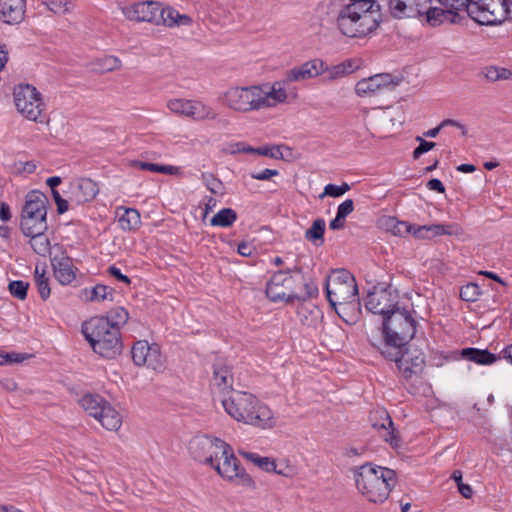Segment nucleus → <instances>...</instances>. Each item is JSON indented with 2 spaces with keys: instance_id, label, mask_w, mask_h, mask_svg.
Here are the masks:
<instances>
[{
  "instance_id": "1",
  "label": "nucleus",
  "mask_w": 512,
  "mask_h": 512,
  "mask_svg": "<svg viewBox=\"0 0 512 512\" xmlns=\"http://www.w3.org/2000/svg\"><path fill=\"white\" fill-rule=\"evenodd\" d=\"M287 97L283 84L274 82L268 90L259 85L229 87L220 95L219 101L229 110L249 113L275 107L286 102Z\"/></svg>"
},
{
  "instance_id": "2",
  "label": "nucleus",
  "mask_w": 512,
  "mask_h": 512,
  "mask_svg": "<svg viewBox=\"0 0 512 512\" xmlns=\"http://www.w3.org/2000/svg\"><path fill=\"white\" fill-rule=\"evenodd\" d=\"M357 491L368 502L383 504L396 484L392 469L366 463L351 469Z\"/></svg>"
},
{
  "instance_id": "3",
  "label": "nucleus",
  "mask_w": 512,
  "mask_h": 512,
  "mask_svg": "<svg viewBox=\"0 0 512 512\" xmlns=\"http://www.w3.org/2000/svg\"><path fill=\"white\" fill-rule=\"evenodd\" d=\"M221 403L226 413L238 422L263 429L273 426L270 408L251 393L233 391Z\"/></svg>"
},
{
  "instance_id": "4",
  "label": "nucleus",
  "mask_w": 512,
  "mask_h": 512,
  "mask_svg": "<svg viewBox=\"0 0 512 512\" xmlns=\"http://www.w3.org/2000/svg\"><path fill=\"white\" fill-rule=\"evenodd\" d=\"M383 339L373 341L372 346L382 356H395L399 347H405L416 333V321L406 310L392 311L383 320Z\"/></svg>"
},
{
  "instance_id": "5",
  "label": "nucleus",
  "mask_w": 512,
  "mask_h": 512,
  "mask_svg": "<svg viewBox=\"0 0 512 512\" xmlns=\"http://www.w3.org/2000/svg\"><path fill=\"white\" fill-rule=\"evenodd\" d=\"M82 333L95 353L114 358L122 351L120 333L103 317H94L82 325Z\"/></svg>"
},
{
  "instance_id": "6",
  "label": "nucleus",
  "mask_w": 512,
  "mask_h": 512,
  "mask_svg": "<svg viewBox=\"0 0 512 512\" xmlns=\"http://www.w3.org/2000/svg\"><path fill=\"white\" fill-rule=\"evenodd\" d=\"M336 24L344 36L362 38L372 33L379 23L373 11L349 4L337 12Z\"/></svg>"
},
{
  "instance_id": "7",
  "label": "nucleus",
  "mask_w": 512,
  "mask_h": 512,
  "mask_svg": "<svg viewBox=\"0 0 512 512\" xmlns=\"http://www.w3.org/2000/svg\"><path fill=\"white\" fill-rule=\"evenodd\" d=\"M47 203L46 196L41 192L31 191L26 195L20 221L23 233L47 230Z\"/></svg>"
},
{
  "instance_id": "8",
  "label": "nucleus",
  "mask_w": 512,
  "mask_h": 512,
  "mask_svg": "<svg viewBox=\"0 0 512 512\" xmlns=\"http://www.w3.org/2000/svg\"><path fill=\"white\" fill-rule=\"evenodd\" d=\"M467 14L481 25L499 24L512 20V0H471Z\"/></svg>"
},
{
  "instance_id": "9",
  "label": "nucleus",
  "mask_w": 512,
  "mask_h": 512,
  "mask_svg": "<svg viewBox=\"0 0 512 512\" xmlns=\"http://www.w3.org/2000/svg\"><path fill=\"white\" fill-rule=\"evenodd\" d=\"M13 95L15 107L24 118L36 123L45 122V103L34 86L19 84L15 86Z\"/></svg>"
},
{
  "instance_id": "10",
  "label": "nucleus",
  "mask_w": 512,
  "mask_h": 512,
  "mask_svg": "<svg viewBox=\"0 0 512 512\" xmlns=\"http://www.w3.org/2000/svg\"><path fill=\"white\" fill-rule=\"evenodd\" d=\"M79 404L89 416L95 418L106 430L118 431L120 429L122 416L102 396L85 394L80 398Z\"/></svg>"
},
{
  "instance_id": "11",
  "label": "nucleus",
  "mask_w": 512,
  "mask_h": 512,
  "mask_svg": "<svg viewBox=\"0 0 512 512\" xmlns=\"http://www.w3.org/2000/svg\"><path fill=\"white\" fill-rule=\"evenodd\" d=\"M326 293L332 306L353 302L358 294V287L353 275L340 269L332 273L326 282Z\"/></svg>"
},
{
  "instance_id": "12",
  "label": "nucleus",
  "mask_w": 512,
  "mask_h": 512,
  "mask_svg": "<svg viewBox=\"0 0 512 512\" xmlns=\"http://www.w3.org/2000/svg\"><path fill=\"white\" fill-rule=\"evenodd\" d=\"M225 452V454L219 455V459L211 467L227 481L246 488H255L254 480L240 467V462L229 445Z\"/></svg>"
},
{
  "instance_id": "13",
  "label": "nucleus",
  "mask_w": 512,
  "mask_h": 512,
  "mask_svg": "<svg viewBox=\"0 0 512 512\" xmlns=\"http://www.w3.org/2000/svg\"><path fill=\"white\" fill-rule=\"evenodd\" d=\"M227 448L228 444L225 441L209 435L196 436L189 445L194 459L209 466L214 465V462L219 459V455L226 453L225 449Z\"/></svg>"
},
{
  "instance_id": "14",
  "label": "nucleus",
  "mask_w": 512,
  "mask_h": 512,
  "mask_svg": "<svg viewBox=\"0 0 512 512\" xmlns=\"http://www.w3.org/2000/svg\"><path fill=\"white\" fill-rule=\"evenodd\" d=\"M385 359L394 361L402 377L410 380L414 376H419L425 366V357L423 352L413 346L399 347V353L395 356H383Z\"/></svg>"
},
{
  "instance_id": "15",
  "label": "nucleus",
  "mask_w": 512,
  "mask_h": 512,
  "mask_svg": "<svg viewBox=\"0 0 512 512\" xmlns=\"http://www.w3.org/2000/svg\"><path fill=\"white\" fill-rule=\"evenodd\" d=\"M290 276L293 279L289 285L288 301L294 300L306 301L318 295V286L315 281L304 274L302 268L295 266L289 269Z\"/></svg>"
},
{
  "instance_id": "16",
  "label": "nucleus",
  "mask_w": 512,
  "mask_h": 512,
  "mask_svg": "<svg viewBox=\"0 0 512 512\" xmlns=\"http://www.w3.org/2000/svg\"><path fill=\"white\" fill-rule=\"evenodd\" d=\"M397 295L391 289L374 287L365 299V307L374 314L382 315L384 318L396 311Z\"/></svg>"
},
{
  "instance_id": "17",
  "label": "nucleus",
  "mask_w": 512,
  "mask_h": 512,
  "mask_svg": "<svg viewBox=\"0 0 512 512\" xmlns=\"http://www.w3.org/2000/svg\"><path fill=\"white\" fill-rule=\"evenodd\" d=\"M131 353L137 366H147L153 370H162L164 367L163 357L156 344L149 345L147 341H137Z\"/></svg>"
},
{
  "instance_id": "18",
  "label": "nucleus",
  "mask_w": 512,
  "mask_h": 512,
  "mask_svg": "<svg viewBox=\"0 0 512 512\" xmlns=\"http://www.w3.org/2000/svg\"><path fill=\"white\" fill-rule=\"evenodd\" d=\"M397 82L389 73L375 74L356 83L355 92L360 97H370L391 90Z\"/></svg>"
},
{
  "instance_id": "19",
  "label": "nucleus",
  "mask_w": 512,
  "mask_h": 512,
  "mask_svg": "<svg viewBox=\"0 0 512 512\" xmlns=\"http://www.w3.org/2000/svg\"><path fill=\"white\" fill-rule=\"evenodd\" d=\"M126 18L137 22H149L156 25L157 20L161 19L159 13V2L141 1L123 8Z\"/></svg>"
},
{
  "instance_id": "20",
  "label": "nucleus",
  "mask_w": 512,
  "mask_h": 512,
  "mask_svg": "<svg viewBox=\"0 0 512 512\" xmlns=\"http://www.w3.org/2000/svg\"><path fill=\"white\" fill-rule=\"evenodd\" d=\"M292 281L289 269L275 272L266 285L267 297L272 302L284 301L288 303V291L291 288L289 285Z\"/></svg>"
},
{
  "instance_id": "21",
  "label": "nucleus",
  "mask_w": 512,
  "mask_h": 512,
  "mask_svg": "<svg viewBox=\"0 0 512 512\" xmlns=\"http://www.w3.org/2000/svg\"><path fill=\"white\" fill-rule=\"evenodd\" d=\"M431 0H389V10L393 17L415 18L423 16Z\"/></svg>"
},
{
  "instance_id": "22",
  "label": "nucleus",
  "mask_w": 512,
  "mask_h": 512,
  "mask_svg": "<svg viewBox=\"0 0 512 512\" xmlns=\"http://www.w3.org/2000/svg\"><path fill=\"white\" fill-rule=\"evenodd\" d=\"M324 61L318 58L307 61L298 67H294L286 72L285 79L279 81L285 88L286 84L292 82L304 81L315 78L323 74Z\"/></svg>"
},
{
  "instance_id": "23",
  "label": "nucleus",
  "mask_w": 512,
  "mask_h": 512,
  "mask_svg": "<svg viewBox=\"0 0 512 512\" xmlns=\"http://www.w3.org/2000/svg\"><path fill=\"white\" fill-rule=\"evenodd\" d=\"M370 421L372 426L380 432L381 437L388 442L392 447L397 448L400 446V440L395 434L393 422L387 411L376 410L371 413Z\"/></svg>"
},
{
  "instance_id": "24",
  "label": "nucleus",
  "mask_w": 512,
  "mask_h": 512,
  "mask_svg": "<svg viewBox=\"0 0 512 512\" xmlns=\"http://www.w3.org/2000/svg\"><path fill=\"white\" fill-rule=\"evenodd\" d=\"M97 184L89 178H79L71 183L70 199L77 205L92 201L98 194Z\"/></svg>"
},
{
  "instance_id": "25",
  "label": "nucleus",
  "mask_w": 512,
  "mask_h": 512,
  "mask_svg": "<svg viewBox=\"0 0 512 512\" xmlns=\"http://www.w3.org/2000/svg\"><path fill=\"white\" fill-rule=\"evenodd\" d=\"M26 0H0V21L17 25L24 20Z\"/></svg>"
},
{
  "instance_id": "26",
  "label": "nucleus",
  "mask_w": 512,
  "mask_h": 512,
  "mask_svg": "<svg viewBox=\"0 0 512 512\" xmlns=\"http://www.w3.org/2000/svg\"><path fill=\"white\" fill-rule=\"evenodd\" d=\"M234 379L231 368L221 360L213 365L211 388L221 394L229 393L233 388Z\"/></svg>"
},
{
  "instance_id": "27",
  "label": "nucleus",
  "mask_w": 512,
  "mask_h": 512,
  "mask_svg": "<svg viewBox=\"0 0 512 512\" xmlns=\"http://www.w3.org/2000/svg\"><path fill=\"white\" fill-rule=\"evenodd\" d=\"M51 263L54 276L59 283L69 285L75 280L78 269L74 266L72 258L63 253L52 258Z\"/></svg>"
},
{
  "instance_id": "28",
  "label": "nucleus",
  "mask_w": 512,
  "mask_h": 512,
  "mask_svg": "<svg viewBox=\"0 0 512 512\" xmlns=\"http://www.w3.org/2000/svg\"><path fill=\"white\" fill-rule=\"evenodd\" d=\"M116 217L118 225L123 231H135L141 225L140 213L134 208L118 207Z\"/></svg>"
},
{
  "instance_id": "29",
  "label": "nucleus",
  "mask_w": 512,
  "mask_h": 512,
  "mask_svg": "<svg viewBox=\"0 0 512 512\" xmlns=\"http://www.w3.org/2000/svg\"><path fill=\"white\" fill-rule=\"evenodd\" d=\"M359 68V61L356 59H348L334 66H327L324 63L323 74L325 81H333L354 72Z\"/></svg>"
},
{
  "instance_id": "30",
  "label": "nucleus",
  "mask_w": 512,
  "mask_h": 512,
  "mask_svg": "<svg viewBox=\"0 0 512 512\" xmlns=\"http://www.w3.org/2000/svg\"><path fill=\"white\" fill-rule=\"evenodd\" d=\"M460 355L463 359L471 361L478 365H492L498 359H501L500 354L495 355L488 351L487 349H478L473 347L462 349Z\"/></svg>"
},
{
  "instance_id": "31",
  "label": "nucleus",
  "mask_w": 512,
  "mask_h": 512,
  "mask_svg": "<svg viewBox=\"0 0 512 512\" xmlns=\"http://www.w3.org/2000/svg\"><path fill=\"white\" fill-rule=\"evenodd\" d=\"M159 13L161 15V19L157 20L156 25L163 24L168 27L173 26H188L192 23V19L190 16L186 14H180L177 10L173 8H162L159 3Z\"/></svg>"
},
{
  "instance_id": "32",
  "label": "nucleus",
  "mask_w": 512,
  "mask_h": 512,
  "mask_svg": "<svg viewBox=\"0 0 512 512\" xmlns=\"http://www.w3.org/2000/svg\"><path fill=\"white\" fill-rule=\"evenodd\" d=\"M459 228L455 225L433 224L420 226L414 229L413 234L417 238H431L439 235L458 234Z\"/></svg>"
},
{
  "instance_id": "33",
  "label": "nucleus",
  "mask_w": 512,
  "mask_h": 512,
  "mask_svg": "<svg viewBox=\"0 0 512 512\" xmlns=\"http://www.w3.org/2000/svg\"><path fill=\"white\" fill-rule=\"evenodd\" d=\"M457 15L455 10L446 8V10L437 7H430L428 5L427 9H425L423 16L427 23L431 26H438L442 24L444 21L454 22V18Z\"/></svg>"
},
{
  "instance_id": "34",
  "label": "nucleus",
  "mask_w": 512,
  "mask_h": 512,
  "mask_svg": "<svg viewBox=\"0 0 512 512\" xmlns=\"http://www.w3.org/2000/svg\"><path fill=\"white\" fill-rule=\"evenodd\" d=\"M188 118H192L196 121L215 120L217 118V113L211 106L206 105L201 101L192 100Z\"/></svg>"
},
{
  "instance_id": "35",
  "label": "nucleus",
  "mask_w": 512,
  "mask_h": 512,
  "mask_svg": "<svg viewBox=\"0 0 512 512\" xmlns=\"http://www.w3.org/2000/svg\"><path fill=\"white\" fill-rule=\"evenodd\" d=\"M130 166L135 169L147 170L155 173H162L167 175H179L181 173V168L172 165H160L154 163L143 162L139 160H134L130 162Z\"/></svg>"
},
{
  "instance_id": "36",
  "label": "nucleus",
  "mask_w": 512,
  "mask_h": 512,
  "mask_svg": "<svg viewBox=\"0 0 512 512\" xmlns=\"http://www.w3.org/2000/svg\"><path fill=\"white\" fill-rule=\"evenodd\" d=\"M24 234L30 237L29 243L35 253L43 257L47 256L50 253V240L45 234V231Z\"/></svg>"
},
{
  "instance_id": "37",
  "label": "nucleus",
  "mask_w": 512,
  "mask_h": 512,
  "mask_svg": "<svg viewBox=\"0 0 512 512\" xmlns=\"http://www.w3.org/2000/svg\"><path fill=\"white\" fill-rule=\"evenodd\" d=\"M325 227L324 219L318 218L314 220L311 227L306 230L305 238L316 245H322L324 243Z\"/></svg>"
},
{
  "instance_id": "38",
  "label": "nucleus",
  "mask_w": 512,
  "mask_h": 512,
  "mask_svg": "<svg viewBox=\"0 0 512 512\" xmlns=\"http://www.w3.org/2000/svg\"><path fill=\"white\" fill-rule=\"evenodd\" d=\"M237 220V213L232 208H223L210 220L212 226L227 228Z\"/></svg>"
},
{
  "instance_id": "39",
  "label": "nucleus",
  "mask_w": 512,
  "mask_h": 512,
  "mask_svg": "<svg viewBox=\"0 0 512 512\" xmlns=\"http://www.w3.org/2000/svg\"><path fill=\"white\" fill-rule=\"evenodd\" d=\"M94 70L99 73L111 72L121 68V60L113 55H105L96 59L93 63Z\"/></svg>"
},
{
  "instance_id": "40",
  "label": "nucleus",
  "mask_w": 512,
  "mask_h": 512,
  "mask_svg": "<svg viewBox=\"0 0 512 512\" xmlns=\"http://www.w3.org/2000/svg\"><path fill=\"white\" fill-rule=\"evenodd\" d=\"M35 283L39 292L40 297L43 300H47L50 296V287H49V279L46 276V271L44 267H40L36 265L35 275H34Z\"/></svg>"
},
{
  "instance_id": "41",
  "label": "nucleus",
  "mask_w": 512,
  "mask_h": 512,
  "mask_svg": "<svg viewBox=\"0 0 512 512\" xmlns=\"http://www.w3.org/2000/svg\"><path fill=\"white\" fill-rule=\"evenodd\" d=\"M83 294L88 301H104L108 298H112V289L108 286L98 284L91 289H84Z\"/></svg>"
},
{
  "instance_id": "42",
  "label": "nucleus",
  "mask_w": 512,
  "mask_h": 512,
  "mask_svg": "<svg viewBox=\"0 0 512 512\" xmlns=\"http://www.w3.org/2000/svg\"><path fill=\"white\" fill-rule=\"evenodd\" d=\"M242 455L247 460H249L250 462H252L253 464H255L256 466H258L259 468L266 472H272V470H275V468L277 467V464L274 461V459L270 457H262L256 453L251 452H243Z\"/></svg>"
},
{
  "instance_id": "43",
  "label": "nucleus",
  "mask_w": 512,
  "mask_h": 512,
  "mask_svg": "<svg viewBox=\"0 0 512 512\" xmlns=\"http://www.w3.org/2000/svg\"><path fill=\"white\" fill-rule=\"evenodd\" d=\"M192 100L187 99H170L167 102V108L174 114L188 117Z\"/></svg>"
},
{
  "instance_id": "44",
  "label": "nucleus",
  "mask_w": 512,
  "mask_h": 512,
  "mask_svg": "<svg viewBox=\"0 0 512 512\" xmlns=\"http://www.w3.org/2000/svg\"><path fill=\"white\" fill-rule=\"evenodd\" d=\"M128 312L122 308L117 307L111 310L104 319H107L113 327H116L119 330V327L125 324L128 320Z\"/></svg>"
},
{
  "instance_id": "45",
  "label": "nucleus",
  "mask_w": 512,
  "mask_h": 512,
  "mask_svg": "<svg viewBox=\"0 0 512 512\" xmlns=\"http://www.w3.org/2000/svg\"><path fill=\"white\" fill-rule=\"evenodd\" d=\"M202 180L206 188L215 195L224 193L223 183L211 173L202 174Z\"/></svg>"
},
{
  "instance_id": "46",
  "label": "nucleus",
  "mask_w": 512,
  "mask_h": 512,
  "mask_svg": "<svg viewBox=\"0 0 512 512\" xmlns=\"http://www.w3.org/2000/svg\"><path fill=\"white\" fill-rule=\"evenodd\" d=\"M28 287L29 284L22 280L11 281L8 285L11 295L19 300H24L27 297Z\"/></svg>"
},
{
  "instance_id": "47",
  "label": "nucleus",
  "mask_w": 512,
  "mask_h": 512,
  "mask_svg": "<svg viewBox=\"0 0 512 512\" xmlns=\"http://www.w3.org/2000/svg\"><path fill=\"white\" fill-rule=\"evenodd\" d=\"M486 77L490 81L508 80L512 78V71L504 67H490L487 69Z\"/></svg>"
},
{
  "instance_id": "48",
  "label": "nucleus",
  "mask_w": 512,
  "mask_h": 512,
  "mask_svg": "<svg viewBox=\"0 0 512 512\" xmlns=\"http://www.w3.org/2000/svg\"><path fill=\"white\" fill-rule=\"evenodd\" d=\"M480 293V288L477 284L469 283L461 288L460 297L464 301L473 302L478 299Z\"/></svg>"
},
{
  "instance_id": "49",
  "label": "nucleus",
  "mask_w": 512,
  "mask_h": 512,
  "mask_svg": "<svg viewBox=\"0 0 512 512\" xmlns=\"http://www.w3.org/2000/svg\"><path fill=\"white\" fill-rule=\"evenodd\" d=\"M349 190L350 186L347 183H343L340 186L334 184H327L324 188V192L319 195V198L323 199L325 196L340 197Z\"/></svg>"
},
{
  "instance_id": "50",
  "label": "nucleus",
  "mask_w": 512,
  "mask_h": 512,
  "mask_svg": "<svg viewBox=\"0 0 512 512\" xmlns=\"http://www.w3.org/2000/svg\"><path fill=\"white\" fill-rule=\"evenodd\" d=\"M445 8L458 11H468L471 0H438Z\"/></svg>"
},
{
  "instance_id": "51",
  "label": "nucleus",
  "mask_w": 512,
  "mask_h": 512,
  "mask_svg": "<svg viewBox=\"0 0 512 512\" xmlns=\"http://www.w3.org/2000/svg\"><path fill=\"white\" fill-rule=\"evenodd\" d=\"M416 141L419 142V146L413 151L414 159H418L422 154L432 150L436 145V143L426 141L421 136H417Z\"/></svg>"
},
{
  "instance_id": "52",
  "label": "nucleus",
  "mask_w": 512,
  "mask_h": 512,
  "mask_svg": "<svg viewBox=\"0 0 512 512\" xmlns=\"http://www.w3.org/2000/svg\"><path fill=\"white\" fill-rule=\"evenodd\" d=\"M390 222L391 230L394 235H403L405 233H411L412 227L408 223L396 221L395 219H391Z\"/></svg>"
},
{
  "instance_id": "53",
  "label": "nucleus",
  "mask_w": 512,
  "mask_h": 512,
  "mask_svg": "<svg viewBox=\"0 0 512 512\" xmlns=\"http://www.w3.org/2000/svg\"><path fill=\"white\" fill-rule=\"evenodd\" d=\"M48 8L54 13H64L68 9L69 0H46Z\"/></svg>"
},
{
  "instance_id": "54",
  "label": "nucleus",
  "mask_w": 512,
  "mask_h": 512,
  "mask_svg": "<svg viewBox=\"0 0 512 512\" xmlns=\"http://www.w3.org/2000/svg\"><path fill=\"white\" fill-rule=\"evenodd\" d=\"M27 356L21 353H7L0 354V365H4L7 363H20L25 360Z\"/></svg>"
},
{
  "instance_id": "55",
  "label": "nucleus",
  "mask_w": 512,
  "mask_h": 512,
  "mask_svg": "<svg viewBox=\"0 0 512 512\" xmlns=\"http://www.w3.org/2000/svg\"><path fill=\"white\" fill-rule=\"evenodd\" d=\"M279 175V171L276 170V169H264L260 172H252L250 174L251 178L253 179H256V180H260V181H265V180H269L270 178L274 177V176H277Z\"/></svg>"
},
{
  "instance_id": "56",
  "label": "nucleus",
  "mask_w": 512,
  "mask_h": 512,
  "mask_svg": "<svg viewBox=\"0 0 512 512\" xmlns=\"http://www.w3.org/2000/svg\"><path fill=\"white\" fill-rule=\"evenodd\" d=\"M36 164L34 161H18L14 164V168L18 173L31 174L36 170Z\"/></svg>"
},
{
  "instance_id": "57",
  "label": "nucleus",
  "mask_w": 512,
  "mask_h": 512,
  "mask_svg": "<svg viewBox=\"0 0 512 512\" xmlns=\"http://www.w3.org/2000/svg\"><path fill=\"white\" fill-rule=\"evenodd\" d=\"M354 210V202L352 199H346L342 202L337 208V214L340 215L341 218H346L349 214H351Z\"/></svg>"
},
{
  "instance_id": "58",
  "label": "nucleus",
  "mask_w": 512,
  "mask_h": 512,
  "mask_svg": "<svg viewBox=\"0 0 512 512\" xmlns=\"http://www.w3.org/2000/svg\"><path fill=\"white\" fill-rule=\"evenodd\" d=\"M107 273L110 276L116 278L118 281L123 282V283H125L127 285H129L131 283V280L129 279V277L124 275L121 272V270L119 268H117L116 266H114V265H111V266L108 267Z\"/></svg>"
},
{
  "instance_id": "59",
  "label": "nucleus",
  "mask_w": 512,
  "mask_h": 512,
  "mask_svg": "<svg viewBox=\"0 0 512 512\" xmlns=\"http://www.w3.org/2000/svg\"><path fill=\"white\" fill-rule=\"evenodd\" d=\"M247 151L258 153L260 155L268 156L271 158H276L279 153V149L275 148V147H272V148H269V147L249 148Z\"/></svg>"
},
{
  "instance_id": "60",
  "label": "nucleus",
  "mask_w": 512,
  "mask_h": 512,
  "mask_svg": "<svg viewBox=\"0 0 512 512\" xmlns=\"http://www.w3.org/2000/svg\"><path fill=\"white\" fill-rule=\"evenodd\" d=\"M427 188L432 191H436L438 193H444L445 187L443 183L436 178H433L427 182Z\"/></svg>"
},
{
  "instance_id": "61",
  "label": "nucleus",
  "mask_w": 512,
  "mask_h": 512,
  "mask_svg": "<svg viewBox=\"0 0 512 512\" xmlns=\"http://www.w3.org/2000/svg\"><path fill=\"white\" fill-rule=\"evenodd\" d=\"M446 126H454V127H457L458 129L461 130L462 132V135H466L467 134V129L466 127L461 124L460 122L456 121V120H453V119H445L441 122V127H446Z\"/></svg>"
},
{
  "instance_id": "62",
  "label": "nucleus",
  "mask_w": 512,
  "mask_h": 512,
  "mask_svg": "<svg viewBox=\"0 0 512 512\" xmlns=\"http://www.w3.org/2000/svg\"><path fill=\"white\" fill-rule=\"evenodd\" d=\"M237 251L240 255L244 257H249L252 255L254 248L251 245L242 242L238 245Z\"/></svg>"
},
{
  "instance_id": "63",
  "label": "nucleus",
  "mask_w": 512,
  "mask_h": 512,
  "mask_svg": "<svg viewBox=\"0 0 512 512\" xmlns=\"http://www.w3.org/2000/svg\"><path fill=\"white\" fill-rule=\"evenodd\" d=\"M345 226V218H341L340 215L336 214V217L330 221L329 227L332 230H340Z\"/></svg>"
},
{
  "instance_id": "64",
  "label": "nucleus",
  "mask_w": 512,
  "mask_h": 512,
  "mask_svg": "<svg viewBox=\"0 0 512 512\" xmlns=\"http://www.w3.org/2000/svg\"><path fill=\"white\" fill-rule=\"evenodd\" d=\"M0 219L4 222L11 219L10 207L5 202H2L0 205Z\"/></svg>"
}]
</instances>
